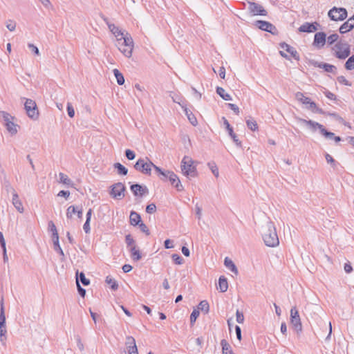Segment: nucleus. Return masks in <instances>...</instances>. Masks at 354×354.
<instances>
[{
	"instance_id": "obj_1",
	"label": "nucleus",
	"mask_w": 354,
	"mask_h": 354,
	"mask_svg": "<svg viewBox=\"0 0 354 354\" xmlns=\"http://www.w3.org/2000/svg\"><path fill=\"white\" fill-rule=\"evenodd\" d=\"M262 237L265 244L268 247H276L279 241L275 225L271 221H268L262 227Z\"/></svg>"
},
{
	"instance_id": "obj_2",
	"label": "nucleus",
	"mask_w": 354,
	"mask_h": 354,
	"mask_svg": "<svg viewBox=\"0 0 354 354\" xmlns=\"http://www.w3.org/2000/svg\"><path fill=\"white\" fill-rule=\"evenodd\" d=\"M334 55L339 59H345L351 54V46L347 42L339 41L334 48Z\"/></svg>"
},
{
	"instance_id": "obj_3",
	"label": "nucleus",
	"mask_w": 354,
	"mask_h": 354,
	"mask_svg": "<svg viewBox=\"0 0 354 354\" xmlns=\"http://www.w3.org/2000/svg\"><path fill=\"white\" fill-rule=\"evenodd\" d=\"M120 37L117 39L118 44L119 41L120 44H123L124 46H127V49H122V54L125 55L127 57H130L132 55V51L133 49V41L130 34L127 32L126 34H122Z\"/></svg>"
},
{
	"instance_id": "obj_4",
	"label": "nucleus",
	"mask_w": 354,
	"mask_h": 354,
	"mask_svg": "<svg viewBox=\"0 0 354 354\" xmlns=\"http://www.w3.org/2000/svg\"><path fill=\"white\" fill-rule=\"evenodd\" d=\"M181 170L183 174L187 177H195L197 171L194 166H193V160L188 156H185L181 162Z\"/></svg>"
},
{
	"instance_id": "obj_5",
	"label": "nucleus",
	"mask_w": 354,
	"mask_h": 354,
	"mask_svg": "<svg viewBox=\"0 0 354 354\" xmlns=\"http://www.w3.org/2000/svg\"><path fill=\"white\" fill-rule=\"evenodd\" d=\"M152 166H154V164L148 158H139L136 164L134 165V168L136 170L145 174V175H151Z\"/></svg>"
},
{
	"instance_id": "obj_6",
	"label": "nucleus",
	"mask_w": 354,
	"mask_h": 354,
	"mask_svg": "<svg viewBox=\"0 0 354 354\" xmlns=\"http://www.w3.org/2000/svg\"><path fill=\"white\" fill-rule=\"evenodd\" d=\"M24 109L29 118L37 120L39 118V111L35 102L31 99H26L24 104Z\"/></svg>"
},
{
	"instance_id": "obj_7",
	"label": "nucleus",
	"mask_w": 354,
	"mask_h": 354,
	"mask_svg": "<svg viewBox=\"0 0 354 354\" xmlns=\"http://www.w3.org/2000/svg\"><path fill=\"white\" fill-rule=\"evenodd\" d=\"M328 15L333 21H343L347 17V10L344 8L333 7L328 11Z\"/></svg>"
},
{
	"instance_id": "obj_8",
	"label": "nucleus",
	"mask_w": 354,
	"mask_h": 354,
	"mask_svg": "<svg viewBox=\"0 0 354 354\" xmlns=\"http://www.w3.org/2000/svg\"><path fill=\"white\" fill-rule=\"evenodd\" d=\"M110 191V195L113 198L122 199L124 196V192L126 191V187L122 183H117L113 184Z\"/></svg>"
},
{
	"instance_id": "obj_9",
	"label": "nucleus",
	"mask_w": 354,
	"mask_h": 354,
	"mask_svg": "<svg viewBox=\"0 0 354 354\" xmlns=\"http://www.w3.org/2000/svg\"><path fill=\"white\" fill-rule=\"evenodd\" d=\"M290 323L297 333L302 330L300 316L295 306L292 307L290 310Z\"/></svg>"
},
{
	"instance_id": "obj_10",
	"label": "nucleus",
	"mask_w": 354,
	"mask_h": 354,
	"mask_svg": "<svg viewBox=\"0 0 354 354\" xmlns=\"http://www.w3.org/2000/svg\"><path fill=\"white\" fill-rule=\"evenodd\" d=\"M295 95H296L297 100L298 101L302 102L303 104L308 105V109H310L313 111H315L316 109V111L319 112V113L322 112L321 110H319L317 107L316 104L314 102L311 101L310 98L304 96V95L302 93L297 92Z\"/></svg>"
},
{
	"instance_id": "obj_11",
	"label": "nucleus",
	"mask_w": 354,
	"mask_h": 354,
	"mask_svg": "<svg viewBox=\"0 0 354 354\" xmlns=\"http://www.w3.org/2000/svg\"><path fill=\"white\" fill-rule=\"evenodd\" d=\"M248 3L249 5L248 9L250 10V12L252 15H261V16H266L268 12L267 11L263 8V7L257 3L253 2V1H248Z\"/></svg>"
},
{
	"instance_id": "obj_12",
	"label": "nucleus",
	"mask_w": 354,
	"mask_h": 354,
	"mask_svg": "<svg viewBox=\"0 0 354 354\" xmlns=\"http://www.w3.org/2000/svg\"><path fill=\"white\" fill-rule=\"evenodd\" d=\"M255 26L259 29L270 32L272 35H275L277 32L276 27L271 23L266 21L257 20L255 22Z\"/></svg>"
},
{
	"instance_id": "obj_13",
	"label": "nucleus",
	"mask_w": 354,
	"mask_h": 354,
	"mask_svg": "<svg viewBox=\"0 0 354 354\" xmlns=\"http://www.w3.org/2000/svg\"><path fill=\"white\" fill-rule=\"evenodd\" d=\"M299 122L301 124L307 125L312 131H315L317 129H319L321 134L323 132V130L325 129L322 124L310 120H307L305 119L299 118Z\"/></svg>"
},
{
	"instance_id": "obj_14",
	"label": "nucleus",
	"mask_w": 354,
	"mask_h": 354,
	"mask_svg": "<svg viewBox=\"0 0 354 354\" xmlns=\"http://www.w3.org/2000/svg\"><path fill=\"white\" fill-rule=\"evenodd\" d=\"M326 41V34L324 32H318L315 34L313 46L317 48L324 47Z\"/></svg>"
},
{
	"instance_id": "obj_15",
	"label": "nucleus",
	"mask_w": 354,
	"mask_h": 354,
	"mask_svg": "<svg viewBox=\"0 0 354 354\" xmlns=\"http://www.w3.org/2000/svg\"><path fill=\"white\" fill-rule=\"evenodd\" d=\"M319 24L317 22L309 23L305 22L299 28V31L301 32H314L318 30L319 27Z\"/></svg>"
},
{
	"instance_id": "obj_16",
	"label": "nucleus",
	"mask_w": 354,
	"mask_h": 354,
	"mask_svg": "<svg viewBox=\"0 0 354 354\" xmlns=\"http://www.w3.org/2000/svg\"><path fill=\"white\" fill-rule=\"evenodd\" d=\"M223 124L225 125L227 131H228L229 136L232 138L234 142L239 147H242L241 142L237 138V136L234 133L233 128L230 124L229 122L225 118H223Z\"/></svg>"
},
{
	"instance_id": "obj_17",
	"label": "nucleus",
	"mask_w": 354,
	"mask_h": 354,
	"mask_svg": "<svg viewBox=\"0 0 354 354\" xmlns=\"http://www.w3.org/2000/svg\"><path fill=\"white\" fill-rule=\"evenodd\" d=\"M130 189L136 196H142L149 192L148 188L145 185H141L138 183L131 185Z\"/></svg>"
},
{
	"instance_id": "obj_18",
	"label": "nucleus",
	"mask_w": 354,
	"mask_h": 354,
	"mask_svg": "<svg viewBox=\"0 0 354 354\" xmlns=\"http://www.w3.org/2000/svg\"><path fill=\"white\" fill-rule=\"evenodd\" d=\"M0 335L2 337L6 333V317L4 314V307H3V298L0 302Z\"/></svg>"
},
{
	"instance_id": "obj_19",
	"label": "nucleus",
	"mask_w": 354,
	"mask_h": 354,
	"mask_svg": "<svg viewBox=\"0 0 354 354\" xmlns=\"http://www.w3.org/2000/svg\"><path fill=\"white\" fill-rule=\"evenodd\" d=\"M101 17L108 26L109 30L117 37V39L123 34V32L119 29L118 27L115 26L113 24H111L109 21L107 17L103 15L101 16Z\"/></svg>"
},
{
	"instance_id": "obj_20",
	"label": "nucleus",
	"mask_w": 354,
	"mask_h": 354,
	"mask_svg": "<svg viewBox=\"0 0 354 354\" xmlns=\"http://www.w3.org/2000/svg\"><path fill=\"white\" fill-rule=\"evenodd\" d=\"M313 65L315 67L322 68L328 73H335L337 71L336 66L327 63L313 62Z\"/></svg>"
},
{
	"instance_id": "obj_21",
	"label": "nucleus",
	"mask_w": 354,
	"mask_h": 354,
	"mask_svg": "<svg viewBox=\"0 0 354 354\" xmlns=\"http://www.w3.org/2000/svg\"><path fill=\"white\" fill-rule=\"evenodd\" d=\"M169 180L171 184L177 189L178 192H181L184 189L183 186L182 185L180 180H179L178 176L174 172L169 173Z\"/></svg>"
},
{
	"instance_id": "obj_22",
	"label": "nucleus",
	"mask_w": 354,
	"mask_h": 354,
	"mask_svg": "<svg viewBox=\"0 0 354 354\" xmlns=\"http://www.w3.org/2000/svg\"><path fill=\"white\" fill-rule=\"evenodd\" d=\"M280 47L288 52L290 55V57H293L296 60H299V53L294 47L285 42L281 43Z\"/></svg>"
},
{
	"instance_id": "obj_23",
	"label": "nucleus",
	"mask_w": 354,
	"mask_h": 354,
	"mask_svg": "<svg viewBox=\"0 0 354 354\" xmlns=\"http://www.w3.org/2000/svg\"><path fill=\"white\" fill-rule=\"evenodd\" d=\"M354 28V15L345 21L339 28L342 34L351 30Z\"/></svg>"
},
{
	"instance_id": "obj_24",
	"label": "nucleus",
	"mask_w": 354,
	"mask_h": 354,
	"mask_svg": "<svg viewBox=\"0 0 354 354\" xmlns=\"http://www.w3.org/2000/svg\"><path fill=\"white\" fill-rule=\"evenodd\" d=\"M125 344L127 346L128 354H132V353H133L137 348L136 340L132 336H127L126 337Z\"/></svg>"
},
{
	"instance_id": "obj_25",
	"label": "nucleus",
	"mask_w": 354,
	"mask_h": 354,
	"mask_svg": "<svg viewBox=\"0 0 354 354\" xmlns=\"http://www.w3.org/2000/svg\"><path fill=\"white\" fill-rule=\"evenodd\" d=\"M182 108L183 109V111L186 116L187 117V119L189 120V122L193 126H196L198 124L195 115L192 113V112L187 107V105H182Z\"/></svg>"
},
{
	"instance_id": "obj_26",
	"label": "nucleus",
	"mask_w": 354,
	"mask_h": 354,
	"mask_svg": "<svg viewBox=\"0 0 354 354\" xmlns=\"http://www.w3.org/2000/svg\"><path fill=\"white\" fill-rule=\"evenodd\" d=\"M12 203L19 212H24V209L21 200L19 198V195L17 193H15V194L12 196Z\"/></svg>"
},
{
	"instance_id": "obj_27",
	"label": "nucleus",
	"mask_w": 354,
	"mask_h": 354,
	"mask_svg": "<svg viewBox=\"0 0 354 354\" xmlns=\"http://www.w3.org/2000/svg\"><path fill=\"white\" fill-rule=\"evenodd\" d=\"M129 222L133 226L138 225L142 222L140 215L135 211H131L129 216Z\"/></svg>"
},
{
	"instance_id": "obj_28",
	"label": "nucleus",
	"mask_w": 354,
	"mask_h": 354,
	"mask_svg": "<svg viewBox=\"0 0 354 354\" xmlns=\"http://www.w3.org/2000/svg\"><path fill=\"white\" fill-rule=\"evenodd\" d=\"M217 288L221 292H225L227 290L228 283L227 279L224 276H221L218 279V286Z\"/></svg>"
},
{
	"instance_id": "obj_29",
	"label": "nucleus",
	"mask_w": 354,
	"mask_h": 354,
	"mask_svg": "<svg viewBox=\"0 0 354 354\" xmlns=\"http://www.w3.org/2000/svg\"><path fill=\"white\" fill-rule=\"evenodd\" d=\"M80 281H81V283L85 286H88L90 284V280L86 278L84 273L82 272H79L78 271H77L76 283H80Z\"/></svg>"
},
{
	"instance_id": "obj_30",
	"label": "nucleus",
	"mask_w": 354,
	"mask_h": 354,
	"mask_svg": "<svg viewBox=\"0 0 354 354\" xmlns=\"http://www.w3.org/2000/svg\"><path fill=\"white\" fill-rule=\"evenodd\" d=\"M131 252V257L133 261H138L141 259L142 256L140 250L136 248V245H133L129 248Z\"/></svg>"
},
{
	"instance_id": "obj_31",
	"label": "nucleus",
	"mask_w": 354,
	"mask_h": 354,
	"mask_svg": "<svg viewBox=\"0 0 354 354\" xmlns=\"http://www.w3.org/2000/svg\"><path fill=\"white\" fill-rule=\"evenodd\" d=\"M224 265L225 266L226 268H227L230 271H232L234 274H238L237 268L236 267L234 262L228 257L225 258Z\"/></svg>"
},
{
	"instance_id": "obj_32",
	"label": "nucleus",
	"mask_w": 354,
	"mask_h": 354,
	"mask_svg": "<svg viewBox=\"0 0 354 354\" xmlns=\"http://www.w3.org/2000/svg\"><path fill=\"white\" fill-rule=\"evenodd\" d=\"M216 93L222 97L224 100L230 101L232 100V97L230 94L227 93L225 89L222 87L217 86Z\"/></svg>"
},
{
	"instance_id": "obj_33",
	"label": "nucleus",
	"mask_w": 354,
	"mask_h": 354,
	"mask_svg": "<svg viewBox=\"0 0 354 354\" xmlns=\"http://www.w3.org/2000/svg\"><path fill=\"white\" fill-rule=\"evenodd\" d=\"M5 127L6 129L11 135H15L17 133V127L18 125L14 122V120L11 121L9 123H6Z\"/></svg>"
},
{
	"instance_id": "obj_34",
	"label": "nucleus",
	"mask_w": 354,
	"mask_h": 354,
	"mask_svg": "<svg viewBox=\"0 0 354 354\" xmlns=\"http://www.w3.org/2000/svg\"><path fill=\"white\" fill-rule=\"evenodd\" d=\"M113 167L117 170L119 175L126 176L128 173V169L120 162L115 163Z\"/></svg>"
},
{
	"instance_id": "obj_35",
	"label": "nucleus",
	"mask_w": 354,
	"mask_h": 354,
	"mask_svg": "<svg viewBox=\"0 0 354 354\" xmlns=\"http://www.w3.org/2000/svg\"><path fill=\"white\" fill-rule=\"evenodd\" d=\"M113 73L116 78L117 83L119 85H123L124 84V77L123 75L117 68L113 69Z\"/></svg>"
},
{
	"instance_id": "obj_36",
	"label": "nucleus",
	"mask_w": 354,
	"mask_h": 354,
	"mask_svg": "<svg viewBox=\"0 0 354 354\" xmlns=\"http://www.w3.org/2000/svg\"><path fill=\"white\" fill-rule=\"evenodd\" d=\"M197 310H201L205 314H207L209 310V306L208 302L206 300L201 301L198 306Z\"/></svg>"
},
{
	"instance_id": "obj_37",
	"label": "nucleus",
	"mask_w": 354,
	"mask_h": 354,
	"mask_svg": "<svg viewBox=\"0 0 354 354\" xmlns=\"http://www.w3.org/2000/svg\"><path fill=\"white\" fill-rule=\"evenodd\" d=\"M106 283L109 284L111 286V288L113 290H116L118 288V282L113 278H111L110 276H107L106 277Z\"/></svg>"
},
{
	"instance_id": "obj_38",
	"label": "nucleus",
	"mask_w": 354,
	"mask_h": 354,
	"mask_svg": "<svg viewBox=\"0 0 354 354\" xmlns=\"http://www.w3.org/2000/svg\"><path fill=\"white\" fill-rule=\"evenodd\" d=\"M0 116L3 118L4 124L14 120V117L6 111H1Z\"/></svg>"
},
{
	"instance_id": "obj_39",
	"label": "nucleus",
	"mask_w": 354,
	"mask_h": 354,
	"mask_svg": "<svg viewBox=\"0 0 354 354\" xmlns=\"http://www.w3.org/2000/svg\"><path fill=\"white\" fill-rule=\"evenodd\" d=\"M344 67L348 71L354 69V54L348 57L344 64Z\"/></svg>"
},
{
	"instance_id": "obj_40",
	"label": "nucleus",
	"mask_w": 354,
	"mask_h": 354,
	"mask_svg": "<svg viewBox=\"0 0 354 354\" xmlns=\"http://www.w3.org/2000/svg\"><path fill=\"white\" fill-rule=\"evenodd\" d=\"M59 180L60 183L66 185H72V180L64 174L59 173Z\"/></svg>"
},
{
	"instance_id": "obj_41",
	"label": "nucleus",
	"mask_w": 354,
	"mask_h": 354,
	"mask_svg": "<svg viewBox=\"0 0 354 354\" xmlns=\"http://www.w3.org/2000/svg\"><path fill=\"white\" fill-rule=\"evenodd\" d=\"M248 127L252 131H255L258 129V124L257 122L253 119H248L246 120Z\"/></svg>"
},
{
	"instance_id": "obj_42",
	"label": "nucleus",
	"mask_w": 354,
	"mask_h": 354,
	"mask_svg": "<svg viewBox=\"0 0 354 354\" xmlns=\"http://www.w3.org/2000/svg\"><path fill=\"white\" fill-rule=\"evenodd\" d=\"M325 158L328 163L335 169L339 163L328 153L325 154Z\"/></svg>"
},
{
	"instance_id": "obj_43",
	"label": "nucleus",
	"mask_w": 354,
	"mask_h": 354,
	"mask_svg": "<svg viewBox=\"0 0 354 354\" xmlns=\"http://www.w3.org/2000/svg\"><path fill=\"white\" fill-rule=\"evenodd\" d=\"M170 97H171L172 100L175 103H178L181 107L182 105H185L186 104L182 100L181 97L179 95H177L176 94L172 95V93H170Z\"/></svg>"
},
{
	"instance_id": "obj_44",
	"label": "nucleus",
	"mask_w": 354,
	"mask_h": 354,
	"mask_svg": "<svg viewBox=\"0 0 354 354\" xmlns=\"http://www.w3.org/2000/svg\"><path fill=\"white\" fill-rule=\"evenodd\" d=\"M199 314H200V312L198 310L194 309V310L192 311V313H191V315H190V324L192 325H193L195 323L196 319L199 316Z\"/></svg>"
},
{
	"instance_id": "obj_45",
	"label": "nucleus",
	"mask_w": 354,
	"mask_h": 354,
	"mask_svg": "<svg viewBox=\"0 0 354 354\" xmlns=\"http://www.w3.org/2000/svg\"><path fill=\"white\" fill-rule=\"evenodd\" d=\"M77 209L74 205H71L68 207L66 211V216L68 218H71L73 216V214L77 213Z\"/></svg>"
},
{
	"instance_id": "obj_46",
	"label": "nucleus",
	"mask_w": 354,
	"mask_h": 354,
	"mask_svg": "<svg viewBox=\"0 0 354 354\" xmlns=\"http://www.w3.org/2000/svg\"><path fill=\"white\" fill-rule=\"evenodd\" d=\"M125 243H126L127 247H129V248L132 247L133 245H136L135 241L131 234L126 235Z\"/></svg>"
},
{
	"instance_id": "obj_47",
	"label": "nucleus",
	"mask_w": 354,
	"mask_h": 354,
	"mask_svg": "<svg viewBox=\"0 0 354 354\" xmlns=\"http://www.w3.org/2000/svg\"><path fill=\"white\" fill-rule=\"evenodd\" d=\"M322 135H323L326 138L329 140H334V138L335 136L334 133L328 131L326 128L323 130Z\"/></svg>"
},
{
	"instance_id": "obj_48",
	"label": "nucleus",
	"mask_w": 354,
	"mask_h": 354,
	"mask_svg": "<svg viewBox=\"0 0 354 354\" xmlns=\"http://www.w3.org/2000/svg\"><path fill=\"white\" fill-rule=\"evenodd\" d=\"M171 258L177 265H181L183 263V259L178 254H173Z\"/></svg>"
},
{
	"instance_id": "obj_49",
	"label": "nucleus",
	"mask_w": 354,
	"mask_h": 354,
	"mask_svg": "<svg viewBox=\"0 0 354 354\" xmlns=\"http://www.w3.org/2000/svg\"><path fill=\"white\" fill-rule=\"evenodd\" d=\"M338 38H339V35L337 34H336V33L332 34L327 37V41L329 45H331L333 43H335V41H337Z\"/></svg>"
},
{
	"instance_id": "obj_50",
	"label": "nucleus",
	"mask_w": 354,
	"mask_h": 354,
	"mask_svg": "<svg viewBox=\"0 0 354 354\" xmlns=\"http://www.w3.org/2000/svg\"><path fill=\"white\" fill-rule=\"evenodd\" d=\"M53 248L55 252H57L62 257H64V253L60 247L59 243L55 241V244H53Z\"/></svg>"
},
{
	"instance_id": "obj_51",
	"label": "nucleus",
	"mask_w": 354,
	"mask_h": 354,
	"mask_svg": "<svg viewBox=\"0 0 354 354\" xmlns=\"http://www.w3.org/2000/svg\"><path fill=\"white\" fill-rule=\"evenodd\" d=\"M5 189L8 193L11 192L12 196L15 194V193H17L14 187L10 185V182L8 180L5 182Z\"/></svg>"
},
{
	"instance_id": "obj_52",
	"label": "nucleus",
	"mask_w": 354,
	"mask_h": 354,
	"mask_svg": "<svg viewBox=\"0 0 354 354\" xmlns=\"http://www.w3.org/2000/svg\"><path fill=\"white\" fill-rule=\"evenodd\" d=\"M208 166H209V169H211L212 172L213 173V174L216 177H218V169L216 165H215V163L209 162Z\"/></svg>"
},
{
	"instance_id": "obj_53",
	"label": "nucleus",
	"mask_w": 354,
	"mask_h": 354,
	"mask_svg": "<svg viewBox=\"0 0 354 354\" xmlns=\"http://www.w3.org/2000/svg\"><path fill=\"white\" fill-rule=\"evenodd\" d=\"M125 156L129 160H132L136 158V153L133 151L131 149H126L125 151Z\"/></svg>"
},
{
	"instance_id": "obj_54",
	"label": "nucleus",
	"mask_w": 354,
	"mask_h": 354,
	"mask_svg": "<svg viewBox=\"0 0 354 354\" xmlns=\"http://www.w3.org/2000/svg\"><path fill=\"white\" fill-rule=\"evenodd\" d=\"M156 212V206L154 203L149 204L146 207V212L148 214H153Z\"/></svg>"
},
{
	"instance_id": "obj_55",
	"label": "nucleus",
	"mask_w": 354,
	"mask_h": 354,
	"mask_svg": "<svg viewBox=\"0 0 354 354\" xmlns=\"http://www.w3.org/2000/svg\"><path fill=\"white\" fill-rule=\"evenodd\" d=\"M173 171H169V170H163V171L162 172V174H160V179L163 181H165L167 180V179H169V175L170 174L169 173H172Z\"/></svg>"
},
{
	"instance_id": "obj_56",
	"label": "nucleus",
	"mask_w": 354,
	"mask_h": 354,
	"mask_svg": "<svg viewBox=\"0 0 354 354\" xmlns=\"http://www.w3.org/2000/svg\"><path fill=\"white\" fill-rule=\"evenodd\" d=\"M337 81L339 84L346 85V86H351V83L349 82L344 76H339L337 77Z\"/></svg>"
},
{
	"instance_id": "obj_57",
	"label": "nucleus",
	"mask_w": 354,
	"mask_h": 354,
	"mask_svg": "<svg viewBox=\"0 0 354 354\" xmlns=\"http://www.w3.org/2000/svg\"><path fill=\"white\" fill-rule=\"evenodd\" d=\"M6 27L10 31H14L16 28V23L14 21L8 20L6 22Z\"/></svg>"
},
{
	"instance_id": "obj_58",
	"label": "nucleus",
	"mask_w": 354,
	"mask_h": 354,
	"mask_svg": "<svg viewBox=\"0 0 354 354\" xmlns=\"http://www.w3.org/2000/svg\"><path fill=\"white\" fill-rule=\"evenodd\" d=\"M139 228L140 230L146 234V235H149L150 234V232H149V228L147 227V226L142 222H141L139 225Z\"/></svg>"
},
{
	"instance_id": "obj_59",
	"label": "nucleus",
	"mask_w": 354,
	"mask_h": 354,
	"mask_svg": "<svg viewBox=\"0 0 354 354\" xmlns=\"http://www.w3.org/2000/svg\"><path fill=\"white\" fill-rule=\"evenodd\" d=\"M67 112L70 118H73L75 115V110L71 103L67 104Z\"/></svg>"
},
{
	"instance_id": "obj_60",
	"label": "nucleus",
	"mask_w": 354,
	"mask_h": 354,
	"mask_svg": "<svg viewBox=\"0 0 354 354\" xmlns=\"http://www.w3.org/2000/svg\"><path fill=\"white\" fill-rule=\"evenodd\" d=\"M236 322L239 324H242L244 321V316H243V313H241L239 310H237L236 313Z\"/></svg>"
},
{
	"instance_id": "obj_61",
	"label": "nucleus",
	"mask_w": 354,
	"mask_h": 354,
	"mask_svg": "<svg viewBox=\"0 0 354 354\" xmlns=\"http://www.w3.org/2000/svg\"><path fill=\"white\" fill-rule=\"evenodd\" d=\"M77 288L80 296L84 297L86 295V290L80 286V283H77Z\"/></svg>"
},
{
	"instance_id": "obj_62",
	"label": "nucleus",
	"mask_w": 354,
	"mask_h": 354,
	"mask_svg": "<svg viewBox=\"0 0 354 354\" xmlns=\"http://www.w3.org/2000/svg\"><path fill=\"white\" fill-rule=\"evenodd\" d=\"M28 46L35 55H39V50L36 46L32 44H28Z\"/></svg>"
},
{
	"instance_id": "obj_63",
	"label": "nucleus",
	"mask_w": 354,
	"mask_h": 354,
	"mask_svg": "<svg viewBox=\"0 0 354 354\" xmlns=\"http://www.w3.org/2000/svg\"><path fill=\"white\" fill-rule=\"evenodd\" d=\"M0 245L2 248V250H5V249H6V241L4 239L3 234L1 232H0Z\"/></svg>"
},
{
	"instance_id": "obj_64",
	"label": "nucleus",
	"mask_w": 354,
	"mask_h": 354,
	"mask_svg": "<svg viewBox=\"0 0 354 354\" xmlns=\"http://www.w3.org/2000/svg\"><path fill=\"white\" fill-rule=\"evenodd\" d=\"M83 230L85 232L86 234H89L91 231L90 228V221H86L84 225H83Z\"/></svg>"
}]
</instances>
